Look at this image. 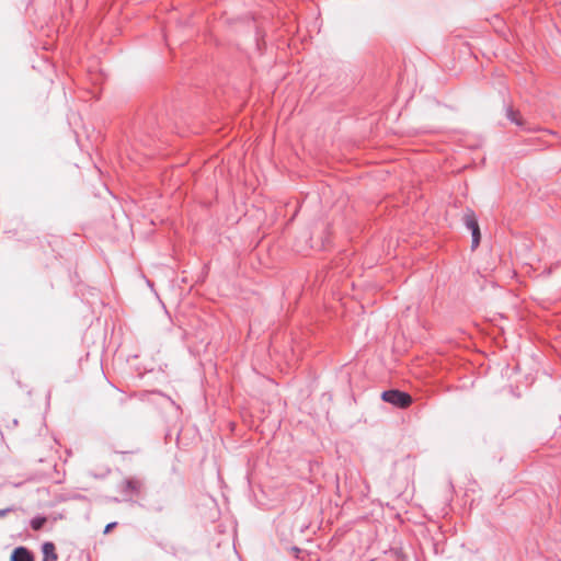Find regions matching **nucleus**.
Masks as SVG:
<instances>
[{
	"label": "nucleus",
	"instance_id": "nucleus-4",
	"mask_svg": "<svg viewBox=\"0 0 561 561\" xmlns=\"http://www.w3.org/2000/svg\"><path fill=\"white\" fill-rule=\"evenodd\" d=\"M465 220H466L467 228L469 230H471V232H473V231L479 229L478 221H477L476 217L472 214L467 215Z\"/></svg>",
	"mask_w": 561,
	"mask_h": 561
},
{
	"label": "nucleus",
	"instance_id": "nucleus-2",
	"mask_svg": "<svg viewBox=\"0 0 561 561\" xmlns=\"http://www.w3.org/2000/svg\"><path fill=\"white\" fill-rule=\"evenodd\" d=\"M11 561H34V559L26 548L19 547L12 552Z\"/></svg>",
	"mask_w": 561,
	"mask_h": 561
},
{
	"label": "nucleus",
	"instance_id": "nucleus-3",
	"mask_svg": "<svg viewBox=\"0 0 561 561\" xmlns=\"http://www.w3.org/2000/svg\"><path fill=\"white\" fill-rule=\"evenodd\" d=\"M43 561H56L58 556L56 553L55 545L53 542H46L43 546Z\"/></svg>",
	"mask_w": 561,
	"mask_h": 561
},
{
	"label": "nucleus",
	"instance_id": "nucleus-8",
	"mask_svg": "<svg viewBox=\"0 0 561 561\" xmlns=\"http://www.w3.org/2000/svg\"><path fill=\"white\" fill-rule=\"evenodd\" d=\"M127 485L133 489V490H137L138 486H139V483L137 481H128L127 482Z\"/></svg>",
	"mask_w": 561,
	"mask_h": 561
},
{
	"label": "nucleus",
	"instance_id": "nucleus-7",
	"mask_svg": "<svg viewBox=\"0 0 561 561\" xmlns=\"http://www.w3.org/2000/svg\"><path fill=\"white\" fill-rule=\"evenodd\" d=\"M43 523L44 520H33L32 527L37 530L42 527Z\"/></svg>",
	"mask_w": 561,
	"mask_h": 561
},
{
	"label": "nucleus",
	"instance_id": "nucleus-9",
	"mask_svg": "<svg viewBox=\"0 0 561 561\" xmlns=\"http://www.w3.org/2000/svg\"><path fill=\"white\" fill-rule=\"evenodd\" d=\"M116 526V523H110L105 526L104 534H108L114 527Z\"/></svg>",
	"mask_w": 561,
	"mask_h": 561
},
{
	"label": "nucleus",
	"instance_id": "nucleus-5",
	"mask_svg": "<svg viewBox=\"0 0 561 561\" xmlns=\"http://www.w3.org/2000/svg\"><path fill=\"white\" fill-rule=\"evenodd\" d=\"M507 117L516 125H522V121L519 119L517 113H515L513 110L507 111Z\"/></svg>",
	"mask_w": 561,
	"mask_h": 561
},
{
	"label": "nucleus",
	"instance_id": "nucleus-1",
	"mask_svg": "<svg viewBox=\"0 0 561 561\" xmlns=\"http://www.w3.org/2000/svg\"><path fill=\"white\" fill-rule=\"evenodd\" d=\"M381 399L385 402L390 403L398 408H405L412 401L410 394H408L407 392L400 391V390H396V389L383 391L381 393Z\"/></svg>",
	"mask_w": 561,
	"mask_h": 561
},
{
	"label": "nucleus",
	"instance_id": "nucleus-6",
	"mask_svg": "<svg viewBox=\"0 0 561 561\" xmlns=\"http://www.w3.org/2000/svg\"><path fill=\"white\" fill-rule=\"evenodd\" d=\"M471 234H472V248H477L480 242V230L478 229V230L471 232Z\"/></svg>",
	"mask_w": 561,
	"mask_h": 561
}]
</instances>
